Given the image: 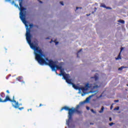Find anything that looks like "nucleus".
Wrapping results in <instances>:
<instances>
[{
    "instance_id": "4be33fe9",
    "label": "nucleus",
    "mask_w": 128,
    "mask_h": 128,
    "mask_svg": "<svg viewBox=\"0 0 128 128\" xmlns=\"http://www.w3.org/2000/svg\"><path fill=\"white\" fill-rule=\"evenodd\" d=\"M44 106V104H40L39 106V108H40V106Z\"/></svg>"
},
{
    "instance_id": "393cba45",
    "label": "nucleus",
    "mask_w": 128,
    "mask_h": 128,
    "mask_svg": "<svg viewBox=\"0 0 128 128\" xmlns=\"http://www.w3.org/2000/svg\"><path fill=\"white\" fill-rule=\"evenodd\" d=\"M78 8H78V7H76V10H78Z\"/></svg>"
},
{
    "instance_id": "4468645a",
    "label": "nucleus",
    "mask_w": 128,
    "mask_h": 128,
    "mask_svg": "<svg viewBox=\"0 0 128 128\" xmlns=\"http://www.w3.org/2000/svg\"><path fill=\"white\" fill-rule=\"evenodd\" d=\"M122 68H124V66H121L120 68H118V70H122Z\"/></svg>"
},
{
    "instance_id": "0eeeda50",
    "label": "nucleus",
    "mask_w": 128,
    "mask_h": 128,
    "mask_svg": "<svg viewBox=\"0 0 128 128\" xmlns=\"http://www.w3.org/2000/svg\"><path fill=\"white\" fill-rule=\"evenodd\" d=\"M100 6V8H106V10H112V8H110V7H107L106 6V4H101Z\"/></svg>"
},
{
    "instance_id": "20e7f679",
    "label": "nucleus",
    "mask_w": 128,
    "mask_h": 128,
    "mask_svg": "<svg viewBox=\"0 0 128 128\" xmlns=\"http://www.w3.org/2000/svg\"><path fill=\"white\" fill-rule=\"evenodd\" d=\"M72 88H74L75 90H82V92L84 94H82V96H84V94H86V90H88L89 88H92V84H90L88 83H86L84 87H78V86L74 84H72Z\"/></svg>"
},
{
    "instance_id": "9d476101",
    "label": "nucleus",
    "mask_w": 128,
    "mask_h": 128,
    "mask_svg": "<svg viewBox=\"0 0 128 128\" xmlns=\"http://www.w3.org/2000/svg\"><path fill=\"white\" fill-rule=\"evenodd\" d=\"M118 22H120V24H124V20H118L117 21Z\"/></svg>"
},
{
    "instance_id": "c756f323",
    "label": "nucleus",
    "mask_w": 128,
    "mask_h": 128,
    "mask_svg": "<svg viewBox=\"0 0 128 128\" xmlns=\"http://www.w3.org/2000/svg\"><path fill=\"white\" fill-rule=\"evenodd\" d=\"M22 84H24V81L22 80Z\"/></svg>"
},
{
    "instance_id": "ddd939ff",
    "label": "nucleus",
    "mask_w": 128,
    "mask_h": 128,
    "mask_svg": "<svg viewBox=\"0 0 128 128\" xmlns=\"http://www.w3.org/2000/svg\"><path fill=\"white\" fill-rule=\"evenodd\" d=\"M17 80L19 82H20V80H22V77L21 76H19V77L17 78Z\"/></svg>"
},
{
    "instance_id": "f8f14e48",
    "label": "nucleus",
    "mask_w": 128,
    "mask_h": 128,
    "mask_svg": "<svg viewBox=\"0 0 128 128\" xmlns=\"http://www.w3.org/2000/svg\"><path fill=\"white\" fill-rule=\"evenodd\" d=\"M82 49H80V50L78 51V52L77 53V58H78V53L80 52H82Z\"/></svg>"
},
{
    "instance_id": "72a5a7b5",
    "label": "nucleus",
    "mask_w": 128,
    "mask_h": 128,
    "mask_svg": "<svg viewBox=\"0 0 128 128\" xmlns=\"http://www.w3.org/2000/svg\"><path fill=\"white\" fill-rule=\"evenodd\" d=\"M90 124H92V123H90Z\"/></svg>"
},
{
    "instance_id": "e433bc0d",
    "label": "nucleus",
    "mask_w": 128,
    "mask_h": 128,
    "mask_svg": "<svg viewBox=\"0 0 128 128\" xmlns=\"http://www.w3.org/2000/svg\"><path fill=\"white\" fill-rule=\"evenodd\" d=\"M126 86H128V84Z\"/></svg>"
},
{
    "instance_id": "f03ea898",
    "label": "nucleus",
    "mask_w": 128,
    "mask_h": 128,
    "mask_svg": "<svg viewBox=\"0 0 128 128\" xmlns=\"http://www.w3.org/2000/svg\"><path fill=\"white\" fill-rule=\"evenodd\" d=\"M0 102H10L12 103V106L15 108H18L20 110H24V107L20 108V106H22V104H18V102L16 100H14V96H13L12 99H10L8 96H6V94L4 92H2L0 94ZM4 100L2 98H4Z\"/></svg>"
},
{
    "instance_id": "b1692460",
    "label": "nucleus",
    "mask_w": 128,
    "mask_h": 128,
    "mask_svg": "<svg viewBox=\"0 0 128 128\" xmlns=\"http://www.w3.org/2000/svg\"><path fill=\"white\" fill-rule=\"evenodd\" d=\"M6 92H7V94H10V90H7Z\"/></svg>"
},
{
    "instance_id": "bb28decb",
    "label": "nucleus",
    "mask_w": 128,
    "mask_h": 128,
    "mask_svg": "<svg viewBox=\"0 0 128 128\" xmlns=\"http://www.w3.org/2000/svg\"><path fill=\"white\" fill-rule=\"evenodd\" d=\"M114 102H118V100H116Z\"/></svg>"
},
{
    "instance_id": "423d86ee",
    "label": "nucleus",
    "mask_w": 128,
    "mask_h": 128,
    "mask_svg": "<svg viewBox=\"0 0 128 128\" xmlns=\"http://www.w3.org/2000/svg\"><path fill=\"white\" fill-rule=\"evenodd\" d=\"M122 50H124V48H121L120 52L119 53V54H118V58H116V60H122V58L120 56V52H122Z\"/></svg>"
},
{
    "instance_id": "412c9836",
    "label": "nucleus",
    "mask_w": 128,
    "mask_h": 128,
    "mask_svg": "<svg viewBox=\"0 0 128 128\" xmlns=\"http://www.w3.org/2000/svg\"><path fill=\"white\" fill-rule=\"evenodd\" d=\"M30 28H32V26H34V24H30Z\"/></svg>"
},
{
    "instance_id": "6e6552de",
    "label": "nucleus",
    "mask_w": 128,
    "mask_h": 128,
    "mask_svg": "<svg viewBox=\"0 0 128 128\" xmlns=\"http://www.w3.org/2000/svg\"><path fill=\"white\" fill-rule=\"evenodd\" d=\"M92 96H94V94L90 95V96L88 97L86 100L84 102H90V98H92Z\"/></svg>"
},
{
    "instance_id": "f3484780",
    "label": "nucleus",
    "mask_w": 128,
    "mask_h": 128,
    "mask_svg": "<svg viewBox=\"0 0 128 128\" xmlns=\"http://www.w3.org/2000/svg\"><path fill=\"white\" fill-rule=\"evenodd\" d=\"M90 110L92 112H93V114H96V111L94 110L93 109H91Z\"/></svg>"
},
{
    "instance_id": "2f4dec72",
    "label": "nucleus",
    "mask_w": 128,
    "mask_h": 128,
    "mask_svg": "<svg viewBox=\"0 0 128 128\" xmlns=\"http://www.w3.org/2000/svg\"><path fill=\"white\" fill-rule=\"evenodd\" d=\"M30 110H32V108L28 109V112H30Z\"/></svg>"
},
{
    "instance_id": "c85d7f7f",
    "label": "nucleus",
    "mask_w": 128,
    "mask_h": 128,
    "mask_svg": "<svg viewBox=\"0 0 128 128\" xmlns=\"http://www.w3.org/2000/svg\"><path fill=\"white\" fill-rule=\"evenodd\" d=\"M80 104H84V102H81Z\"/></svg>"
},
{
    "instance_id": "a211bd4d",
    "label": "nucleus",
    "mask_w": 128,
    "mask_h": 128,
    "mask_svg": "<svg viewBox=\"0 0 128 128\" xmlns=\"http://www.w3.org/2000/svg\"><path fill=\"white\" fill-rule=\"evenodd\" d=\"M113 124H114V122H111L109 124V125L112 126Z\"/></svg>"
},
{
    "instance_id": "cd10ccee",
    "label": "nucleus",
    "mask_w": 128,
    "mask_h": 128,
    "mask_svg": "<svg viewBox=\"0 0 128 128\" xmlns=\"http://www.w3.org/2000/svg\"><path fill=\"white\" fill-rule=\"evenodd\" d=\"M109 120H110V122H112V118H109Z\"/></svg>"
},
{
    "instance_id": "7c9ffc66",
    "label": "nucleus",
    "mask_w": 128,
    "mask_h": 128,
    "mask_svg": "<svg viewBox=\"0 0 128 128\" xmlns=\"http://www.w3.org/2000/svg\"><path fill=\"white\" fill-rule=\"evenodd\" d=\"M112 105L111 106H110V110H112Z\"/></svg>"
},
{
    "instance_id": "f704fd0d",
    "label": "nucleus",
    "mask_w": 128,
    "mask_h": 128,
    "mask_svg": "<svg viewBox=\"0 0 128 128\" xmlns=\"http://www.w3.org/2000/svg\"><path fill=\"white\" fill-rule=\"evenodd\" d=\"M12 2H14V1H12Z\"/></svg>"
},
{
    "instance_id": "aec40b11",
    "label": "nucleus",
    "mask_w": 128,
    "mask_h": 128,
    "mask_svg": "<svg viewBox=\"0 0 128 128\" xmlns=\"http://www.w3.org/2000/svg\"><path fill=\"white\" fill-rule=\"evenodd\" d=\"M60 4H62V6H64V2H60Z\"/></svg>"
},
{
    "instance_id": "7ed1b4c3",
    "label": "nucleus",
    "mask_w": 128,
    "mask_h": 128,
    "mask_svg": "<svg viewBox=\"0 0 128 128\" xmlns=\"http://www.w3.org/2000/svg\"><path fill=\"white\" fill-rule=\"evenodd\" d=\"M80 107V105H77L76 108H70V107L68 106H64L60 109V112L64 110H68V119L66 121V123L68 124V125L70 124V122L72 120V116H74V112H76V114H82V111L78 110Z\"/></svg>"
},
{
    "instance_id": "6ab92c4d",
    "label": "nucleus",
    "mask_w": 128,
    "mask_h": 128,
    "mask_svg": "<svg viewBox=\"0 0 128 128\" xmlns=\"http://www.w3.org/2000/svg\"><path fill=\"white\" fill-rule=\"evenodd\" d=\"M102 94H100L98 97V98H102Z\"/></svg>"
},
{
    "instance_id": "1a4fd4ad",
    "label": "nucleus",
    "mask_w": 128,
    "mask_h": 128,
    "mask_svg": "<svg viewBox=\"0 0 128 128\" xmlns=\"http://www.w3.org/2000/svg\"><path fill=\"white\" fill-rule=\"evenodd\" d=\"M90 78H94L96 82V80H98V76H96V75H95L94 76L91 77Z\"/></svg>"
},
{
    "instance_id": "39448f33",
    "label": "nucleus",
    "mask_w": 128,
    "mask_h": 128,
    "mask_svg": "<svg viewBox=\"0 0 128 128\" xmlns=\"http://www.w3.org/2000/svg\"><path fill=\"white\" fill-rule=\"evenodd\" d=\"M9 2L10 1V0H8ZM20 0V2L19 3L20 6V10H26V8H24L22 6V0Z\"/></svg>"
},
{
    "instance_id": "c9c22d12",
    "label": "nucleus",
    "mask_w": 128,
    "mask_h": 128,
    "mask_svg": "<svg viewBox=\"0 0 128 128\" xmlns=\"http://www.w3.org/2000/svg\"><path fill=\"white\" fill-rule=\"evenodd\" d=\"M46 40H48V38H46Z\"/></svg>"
},
{
    "instance_id": "473e14b6",
    "label": "nucleus",
    "mask_w": 128,
    "mask_h": 128,
    "mask_svg": "<svg viewBox=\"0 0 128 128\" xmlns=\"http://www.w3.org/2000/svg\"><path fill=\"white\" fill-rule=\"evenodd\" d=\"M58 44V42H56V44Z\"/></svg>"
},
{
    "instance_id": "2eb2a0df",
    "label": "nucleus",
    "mask_w": 128,
    "mask_h": 128,
    "mask_svg": "<svg viewBox=\"0 0 128 128\" xmlns=\"http://www.w3.org/2000/svg\"><path fill=\"white\" fill-rule=\"evenodd\" d=\"M120 110V107L118 106L114 108V110Z\"/></svg>"
},
{
    "instance_id": "a878e982",
    "label": "nucleus",
    "mask_w": 128,
    "mask_h": 128,
    "mask_svg": "<svg viewBox=\"0 0 128 128\" xmlns=\"http://www.w3.org/2000/svg\"><path fill=\"white\" fill-rule=\"evenodd\" d=\"M38 0V2H40V4H42V1H40V0Z\"/></svg>"
},
{
    "instance_id": "5701e85b",
    "label": "nucleus",
    "mask_w": 128,
    "mask_h": 128,
    "mask_svg": "<svg viewBox=\"0 0 128 128\" xmlns=\"http://www.w3.org/2000/svg\"><path fill=\"white\" fill-rule=\"evenodd\" d=\"M86 110H90V107H88V106H86Z\"/></svg>"
},
{
    "instance_id": "f257e3e1",
    "label": "nucleus",
    "mask_w": 128,
    "mask_h": 128,
    "mask_svg": "<svg viewBox=\"0 0 128 128\" xmlns=\"http://www.w3.org/2000/svg\"><path fill=\"white\" fill-rule=\"evenodd\" d=\"M31 38L30 31H26V40L31 48L34 51L36 60L38 62V64L49 66L52 70H54L55 72H56L57 70H60V74H59V76H62L63 78L65 80L67 84H72L73 83L72 82V79H70V74H66L64 72L62 67L57 65L58 63L56 62H54L52 60H50L48 58H44L43 57L45 56L42 50V49L40 47L37 46L36 44L32 43Z\"/></svg>"
},
{
    "instance_id": "9b49d317",
    "label": "nucleus",
    "mask_w": 128,
    "mask_h": 128,
    "mask_svg": "<svg viewBox=\"0 0 128 128\" xmlns=\"http://www.w3.org/2000/svg\"><path fill=\"white\" fill-rule=\"evenodd\" d=\"M104 106H102L101 108V110L100 111H99V112L100 114H102V112H104Z\"/></svg>"
},
{
    "instance_id": "4c0bfd02",
    "label": "nucleus",
    "mask_w": 128,
    "mask_h": 128,
    "mask_svg": "<svg viewBox=\"0 0 128 128\" xmlns=\"http://www.w3.org/2000/svg\"><path fill=\"white\" fill-rule=\"evenodd\" d=\"M89 16V15H88V14H87V16Z\"/></svg>"
},
{
    "instance_id": "dca6fc26",
    "label": "nucleus",
    "mask_w": 128,
    "mask_h": 128,
    "mask_svg": "<svg viewBox=\"0 0 128 128\" xmlns=\"http://www.w3.org/2000/svg\"><path fill=\"white\" fill-rule=\"evenodd\" d=\"M93 88H98V86L96 85L93 86Z\"/></svg>"
}]
</instances>
